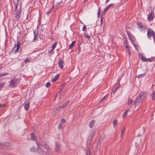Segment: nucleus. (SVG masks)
I'll use <instances>...</instances> for the list:
<instances>
[{
  "instance_id": "64",
  "label": "nucleus",
  "mask_w": 155,
  "mask_h": 155,
  "mask_svg": "<svg viewBox=\"0 0 155 155\" xmlns=\"http://www.w3.org/2000/svg\"><path fill=\"white\" fill-rule=\"evenodd\" d=\"M46 155H49V153L48 152H47L46 153Z\"/></svg>"
},
{
  "instance_id": "10",
  "label": "nucleus",
  "mask_w": 155,
  "mask_h": 155,
  "mask_svg": "<svg viewBox=\"0 0 155 155\" xmlns=\"http://www.w3.org/2000/svg\"><path fill=\"white\" fill-rule=\"evenodd\" d=\"M61 145L58 143L56 142L55 143V150L57 152H59L60 149Z\"/></svg>"
},
{
  "instance_id": "25",
  "label": "nucleus",
  "mask_w": 155,
  "mask_h": 155,
  "mask_svg": "<svg viewBox=\"0 0 155 155\" xmlns=\"http://www.w3.org/2000/svg\"><path fill=\"white\" fill-rule=\"evenodd\" d=\"M2 146L5 147H8L10 146V144L7 142H5L3 143Z\"/></svg>"
},
{
  "instance_id": "59",
  "label": "nucleus",
  "mask_w": 155,
  "mask_h": 155,
  "mask_svg": "<svg viewBox=\"0 0 155 155\" xmlns=\"http://www.w3.org/2000/svg\"><path fill=\"white\" fill-rule=\"evenodd\" d=\"M19 0H13V2H19Z\"/></svg>"
},
{
  "instance_id": "57",
  "label": "nucleus",
  "mask_w": 155,
  "mask_h": 155,
  "mask_svg": "<svg viewBox=\"0 0 155 155\" xmlns=\"http://www.w3.org/2000/svg\"><path fill=\"white\" fill-rule=\"evenodd\" d=\"M33 33H34V36H35V35L37 36V34L36 33V31L35 30H33Z\"/></svg>"
},
{
  "instance_id": "36",
  "label": "nucleus",
  "mask_w": 155,
  "mask_h": 155,
  "mask_svg": "<svg viewBox=\"0 0 155 155\" xmlns=\"http://www.w3.org/2000/svg\"><path fill=\"white\" fill-rule=\"evenodd\" d=\"M8 74V73H3L0 74V78L2 77L3 76L7 75Z\"/></svg>"
},
{
  "instance_id": "6",
  "label": "nucleus",
  "mask_w": 155,
  "mask_h": 155,
  "mask_svg": "<svg viewBox=\"0 0 155 155\" xmlns=\"http://www.w3.org/2000/svg\"><path fill=\"white\" fill-rule=\"evenodd\" d=\"M127 35L129 38L130 40L131 41L132 43H134L136 40V39L134 36L132 34H130L128 31L127 30Z\"/></svg>"
},
{
  "instance_id": "63",
  "label": "nucleus",
  "mask_w": 155,
  "mask_h": 155,
  "mask_svg": "<svg viewBox=\"0 0 155 155\" xmlns=\"http://www.w3.org/2000/svg\"><path fill=\"white\" fill-rule=\"evenodd\" d=\"M110 0H106V1H105V3H107Z\"/></svg>"
},
{
  "instance_id": "35",
  "label": "nucleus",
  "mask_w": 155,
  "mask_h": 155,
  "mask_svg": "<svg viewBox=\"0 0 155 155\" xmlns=\"http://www.w3.org/2000/svg\"><path fill=\"white\" fill-rule=\"evenodd\" d=\"M54 49H52L51 48V49L49 51V54H51V55L53 54L54 53Z\"/></svg>"
},
{
  "instance_id": "62",
  "label": "nucleus",
  "mask_w": 155,
  "mask_h": 155,
  "mask_svg": "<svg viewBox=\"0 0 155 155\" xmlns=\"http://www.w3.org/2000/svg\"><path fill=\"white\" fill-rule=\"evenodd\" d=\"M126 117V115L125 114H124L123 115V118H124Z\"/></svg>"
},
{
  "instance_id": "1",
  "label": "nucleus",
  "mask_w": 155,
  "mask_h": 155,
  "mask_svg": "<svg viewBox=\"0 0 155 155\" xmlns=\"http://www.w3.org/2000/svg\"><path fill=\"white\" fill-rule=\"evenodd\" d=\"M38 146V152L41 155H43L45 153L48 151V145L45 142H42L41 143L37 142Z\"/></svg>"
},
{
  "instance_id": "48",
  "label": "nucleus",
  "mask_w": 155,
  "mask_h": 155,
  "mask_svg": "<svg viewBox=\"0 0 155 155\" xmlns=\"http://www.w3.org/2000/svg\"><path fill=\"white\" fill-rule=\"evenodd\" d=\"M98 13H97V15H98V17H99L100 16V15H101V13L100 12V8H98Z\"/></svg>"
},
{
  "instance_id": "45",
  "label": "nucleus",
  "mask_w": 155,
  "mask_h": 155,
  "mask_svg": "<svg viewBox=\"0 0 155 155\" xmlns=\"http://www.w3.org/2000/svg\"><path fill=\"white\" fill-rule=\"evenodd\" d=\"M62 124L61 123H60L58 125V128L59 129H61L62 128Z\"/></svg>"
},
{
  "instance_id": "4",
  "label": "nucleus",
  "mask_w": 155,
  "mask_h": 155,
  "mask_svg": "<svg viewBox=\"0 0 155 155\" xmlns=\"http://www.w3.org/2000/svg\"><path fill=\"white\" fill-rule=\"evenodd\" d=\"M114 4H110L108 5L107 6L105 9H104V11L103 12L102 15L101 16V25L102 23V21H103V17H102L103 16V15H104L106 12L109 9V8L112 6H113V5H114Z\"/></svg>"
},
{
  "instance_id": "37",
  "label": "nucleus",
  "mask_w": 155,
  "mask_h": 155,
  "mask_svg": "<svg viewBox=\"0 0 155 155\" xmlns=\"http://www.w3.org/2000/svg\"><path fill=\"white\" fill-rule=\"evenodd\" d=\"M51 85V84L50 82H48L46 83L45 84L46 87L47 88H48L50 87Z\"/></svg>"
},
{
  "instance_id": "21",
  "label": "nucleus",
  "mask_w": 155,
  "mask_h": 155,
  "mask_svg": "<svg viewBox=\"0 0 155 155\" xmlns=\"http://www.w3.org/2000/svg\"><path fill=\"white\" fill-rule=\"evenodd\" d=\"M155 60V57H152L151 58H148L147 59V61L151 62L154 61V60Z\"/></svg>"
},
{
  "instance_id": "12",
  "label": "nucleus",
  "mask_w": 155,
  "mask_h": 155,
  "mask_svg": "<svg viewBox=\"0 0 155 155\" xmlns=\"http://www.w3.org/2000/svg\"><path fill=\"white\" fill-rule=\"evenodd\" d=\"M93 28L92 27L88 28L87 30H86L87 32V33L90 35H92V31L93 30Z\"/></svg>"
},
{
  "instance_id": "14",
  "label": "nucleus",
  "mask_w": 155,
  "mask_h": 155,
  "mask_svg": "<svg viewBox=\"0 0 155 155\" xmlns=\"http://www.w3.org/2000/svg\"><path fill=\"white\" fill-rule=\"evenodd\" d=\"M60 74H58L56 75L52 79L51 81L52 82H54L56 81L59 77Z\"/></svg>"
},
{
  "instance_id": "39",
  "label": "nucleus",
  "mask_w": 155,
  "mask_h": 155,
  "mask_svg": "<svg viewBox=\"0 0 155 155\" xmlns=\"http://www.w3.org/2000/svg\"><path fill=\"white\" fill-rule=\"evenodd\" d=\"M62 2V1H61V2H58L56 3V4L55 5V6H56V8H57V7L59 6Z\"/></svg>"
},
{
  "instance_id": "61",
  "label": "nucleus",
  "mask_w": 155,
  "mask_h": 155,
  "mask_svg": "<svg viewBox=\"0 0 155 155\" xmlns=\"http://www.w3.org/2000/svg\"><path fill=\"white\" fill-rule=\"evenodd\" d=\"M20 6L19 7H21V8L22 9V3H20Z\"/></svg>"
},
{
  "instance_id": "46",
  "label": "nucleus",
  "mask_w": 155,
  "mask_h": 155,
  "mask_svg": "<svg viewBox=\"0 0 155 155\" xmlns=\"http://www.w3.org/2000/svg\"><path fill=\"white\" fill-rule=\"evenodd\" d=\"M4 67V64L2 63H0V70Z\"/></svg>"
},
{
  "instance_id": "7",
  "label": "nucleus",
  "mask_w": 155,
  "mask_h": 155,
  "mask_svg": "<svg viewBox=\"0 0 155 155\" xmlns=\"http://www.w3.org/2000/svg\"><path fill=\"white\" fill-rule=\"evenodd\" d=\"M138 97H137L134 103L135 107L138 106L140 104H142L143 101H142Z\"/></svg>"
},
{
  "instance_id": "51",
  "label": "nucleus",
  "mask_w": 155,
  "mask_h": 155,
  "mask_svg": "<svg viewBox=\"0 0 155 155\" xmlns=\"http://www.w3.org/2000/svg\"><path fill=\"white\" fill-rule=\"evenodd\" d=\"M6 106V105L5 104H0V107H3Z\"/></svg>"
},
{
  "instance_id": "49",
  "label": "nucleus",
  "mask_w": 155,
  "mask_h": 155,
  "mask_svg": "<svg viewBox=\"0 0 155 155\" xmlns=\"http://www.w3.org/2000/svg\"><path fill=\"white\" fill-rule=\"evenodd\" d=\"M66 122V120L65 119L63 118L61 120V123L62 124L63 123H64Z\"/></svg>"
},
{
  "instance_id": "11",
  "label": "nucleus",
  "mask_w": 155,
  "mask_h": 155,
  "mask_svg": "<svg viewBox=\"0 0 155 155\" xmlns=\"http://www.w3.org/2000/svg\"><path fill=\"white\" fill-rule=\"evenodd\" d=\"M64 63V61L62 59H60L58 62V64L60 68L61 69H63L64 66L63 64Z\"/></svg>"
},
{
  "instance_id": "23",
  "label": "nucleus",
  "mask_w": 155,
  "mask_h": 155,
  "mask_svg": "<svg viewBox=\"0 0 155 155\" xmlns=\"http://www.w3.org/2000/svg\"><path fill=\"white\" fill-rule=\"evenodd\" d=\"M30 151L31 152L35 153L36 152L37 149L34 147H33L31 148Z\"/></svg>"
},
{
  "instance_id": "15",
  "label": "nucleus",
  "mask_w": 155,
  "mask_h": 155,
  "mask_svg": "<svg viewBox=\"0 0 155 155\" xmlns=\"http://www.w3.org/2000/svg\"><path fill=\"white\" fill-rule=\"evenodd\" d=\"M139 56L140 57L141 59L144 62H145L147 61V58L144 57V56L141 55L140 54H139Z\"/></svg>"
},
{
  "instance_id": "52",
  "label": "nucleus",
  "mask_w": 155,
  "mask_h": 155,
  "mask_svg": "<svg viewBox=\"0 0 155 155\" xmlns=\"http://www.w3.org/2000/svg\"><path fill=\"white\" fill-rule=\"evenodd\" d=\"M86 27L85 25H84L82 28V30L84 31H86Z\"/></svg>"
},
{
  "instance_id": "47",
  "label": "nucleus",
  "mask_w": 155,
  "mask_h": 155,
  "mask_svg": "<svg viewBox=\"0 0 155 155\" xmlns=\"http://www.w3.org/2000/svg\"><path fill=\"white\" fill-rule=\"evenodd\" d=\"M125 130V127H123L122 130V132H121V136L122 135H123V132H124V131Z\"/></svg>"
},
{
  "instance_id": "24",
  "label": "nucleus",
  "mask_w": 155,
  "mask_h": 155,
  "mask_svg": "<svg viewBox=\"0 0 155 155\" xmlns=\"http://www.w3.org/2000/svg\"><path fill=\"white\" fill-rule=\"evenodd\" d=\"M124 45L126 47V46H128V43H127V38H124Z\"/></svg>"
},
{
  "instance_id": "22",
  "label": "nucleus",
  "mask_w": 155,
  "mask_h": 155,
  "mask_svg": "<svg viewBox=\"0 0 155 155\" xmlns=\"http://www.w3.org/2000/svg\"><path fill=\"white\" fill-rule=\"evenodd\" d=\"M76 42V41H73L69 45V49H71L74 45Z\"/></svg>"
},
{
  "instance_id": "32",
  "label": "nucleus",
  "mask_w": 155,
  "mask_h": 155,
  "mask_svg": "<svg viewBox=\"0 0 155 155\" xmlns=\"http://www.w3.org/2000/svg\"><path fill=\"white\" fill-rule=\"evenodd\" d=\"M91 36V35L87 33L85 34L84 35L85 37L87 38L88 39H89L90 38V36Z\"/></svg>"
},
{
  "instance_id": "60",
  "label": "nucleus",
  "mask_w": 155,
  "mask_h": 155,
  "mask_svg": "<svg viewBox=\"0 0 155 155\" xmlns=\"http://www.w3.org/2000/svg\"><path fill=\"white\" fill-rule=\"evenodd\" d=\"M120 84H119V85L118 86H117V87H115V88H117V89H118L119 88V87H120Z\"/></svg>"
},
{
  "instance_id": "9",
  "label": "nucleus",
  "mask_w": 155,
  "mask_h": 155,
  "mask_svg": "<svg viewBox=\"0 0 155 155\" xmlns=\"http://www.w3.org/2000/svg\"><path fill=\"white\" fill-rule=\"evenodd\" d=\"M154 32L151 28H149L147 34V37L149 39H150Z\"/></svg>"
},
{
  "instance_id": "13",
  "label": "nucleus",
  "mask_w": 155,
  "mask_h": 155,
  "mask_svg": "<svg viewBox=\"0 0 155 155\" xmlns=\"http://www.w3.org/2000/svg\"><path fill=\"white\" fill-rule=\"evenodd\" d=\"M147 18L150 21H151L153 19V17L152 13V11L149 14Z\"/></svg>"
},
{
  "instance_id": "41",
  "label": "nucleus",
  "mask_w": 155,
  "mask_h": 155,
  "mask_svg": "<svg viewBox=\"0 0 155 155\" xmlns=\"http://www.w3.org/2000/svg\"><path fill=\"white\" fill-rule=\"evenodd\" d=\"M132 44H133V45H134V47L136 49V50L137 51H138V49L137 48V46H138V45H137L136 44H135L134 43H134H132Z\"/></svg>"
},
{
  "instance_id": "5",
  "label": "nucleus",
  "mask_w": 155,
  "mask_h": 155,
  "mask_svg": "<svg viewBox=\"0 0 155 155\" xmlns=\"http://www.w3.org/2000/svg\"><path fill=\"white\" fill-rule=\"evenodd\" d=\"M147 94L146 92H142L140 93L138 96L142 101H143L146 98Z\"/></svg>"
},
{
  "instance_id": "2",
  "label": "nucleus",
  "mask_w": 155,
  "mask_h": 155,
  "mask_svg": "<svg viewBox=\"0 0 155 155\" xmlns=\"http://www.w3.org/2000/svg\"><path fill=\"white\" fill-rule=\"evenodd\" d=\"M20 81V80L19 79L14 78L10 81L9 86L12 88L15 87L17 86Z\"/></svg>"
},
{
  "instance_id": "42",
  "label": "nucleus",
  "mask_w": 155,
  "mask_h": 155,
  "mask_svg": "<svg viewBox=\"0 0 155 155\" xmlns=\"http://www.w3.org/2000/svg\"><path fill=\"white\" fill-rule=\"evenodd\" d=\"M30 59H29L28 58H26L24 61V62H29L30 61Z\"/></svg>"
},
{
  "instance_id": "8",
  "label": "nucleus",
  "mask_w": 155,
  "mask_h": 155,
  "mask_svg": "<svg viewBox=\"0 0 155 155\" xmlns=\"http://www.w3.org/2000/svg\"><path fill=\"white\" fill-rule=\"evenodd\" d=\"M137 27L139 28H140L141 31L142 32H145V31H143V30H145V27L143 26V23L141 22H138L137 23Z\"/></svg>"
},
{
  "instance_id": "29",
  "label": "nucleus",
  "mask_w": 155,
  "mask_h": 155,
  "mask_svg": "<svg viewBox=\"0 0 155 155\" xmlns=\"http://www.w3.org/2000/svg\"><path fill=\"white\" fill-rule=\"evenodd\" d=\"M133 102V101L132 99L129 98L128 101H127V104L128 105L131 104Z\"/></svg>"
},
{
  "instance_id": "53",
  "label": "nucleus",
  "mask_w": 155,
  "mask_h": 155,
  "mask_svg": "<svg viewBox=\"0 0 155 155\" xmlns=\"http://www.w3.org/2000/svg\"><path fill=\"white\" fill-rule=\"evenodd\" d=\"M107 95H105V96H104L103 98L101 100V101H100V102H101V101H103L105 99V98L107 97Z\"/></svg>"
},
{
  "instance_id": "33",
  "label": "nucleus",
  "mask_w": 155,
  "mask_h": 155,
  "mask_svg": "<svg viewBox=\"0 0 155 155\" xmlns=\"http://www.w3.org/2000/svg\"><path fill=\"white\" fill-rule=\"evenodd\" d=\"M152 100H155V92L153 93L151 95Z\"/></svg>"
},
{
  "instance_id": "3",
  "label": "nucleus",
  "mask_w": 155,
  "mask_h": 155,
  "mask_svg": "<svg viewBox=\"0 0 155 155\" xmlns=\"http://www.w3.org/2000/svg\"><path fill=\"white\" fill-rule=\"evenodd\" d=\"M22 12V9L21 7L18 8V10L14 12V14L15 15V18L16 19V21H18L20 18V14Z\"/></svg>"
},
{
  "instance_id": "26",
  "label": "nucleus",
  "mask_w": 155,
  "mask_h": 155,
  "mask_svg": "<svg viewBox=\"0 0 155 155\" xmlns=\"http://www.w3.org/2000/svg\"><path fill=\"white\" fill-rule=\"evenodd\" d=\"M21 45V43L20 41H18L17 42V43L16 44V45H15L14 46V48H15L16 46L17 47L20 48V46Z\"/></svg>"
},
{
  "instance_id": "54",
  "label": "nucleus",
  "mask_w": 155,
  "mask_h": 155,
  "mask_svg": "<svg viewBox=\"0 0 155 155\" xmlns=\"http://www.w3.org/2000/svg\"><path fill=\"white\" fill-rule=\"evenodd\" d=\"M94 134H93L92 135L91 138L89 139V140L90 141H91L92 140V139L94 137Z\"/></svg>"
},
{
  "instance_id": "43",
  "label": "nucleus",
  "mask_w": 155,
  "mask_h": 155,
  "mask_svg": "<svg viewBox=\"0 0 155 155\" xmlns=\"http://www.w3.org/2000/svg\"><path fill=\"white\" fill-rule=\"evenodd\" d=\"M52 9H53V8L49 9L48 10L47 12L46 13V14H48V15L49 14H50L51 13V11H52Z\"/></svg>"
},
{
  "instance_id": "34",
  "label": "nucleus",
  "mask_w": 155,
  "mask_h": 155,
  "mask_svg": "<svg viewBox=\"0 0 155 155\" xmlns=\"http://www.w3.org/2000/svg\"><path fill=\"white\" fill-rule=\"evenodd\" d=\"M57 45V43L56 42H54L52 45V49H54L55 48Z\"/></svg>"
},
{
  "instance_id": "40",
  "label": "nucleus",
  "mask_w": 155,
  "mask_h": 155,
  "mask_svg": "<svg viewBox=\"0 0 155 155\" xmlns=\"http://www.w3.org/2000/svg\"><path fill=\"white\" fill-rule=\"evenodd\" d=\"M5 86L4 84L2 83L0 85V90L3 88Z\"/></svg>"
},
{
  "instance_id": "30",
  "label": "nucleus",
  "mask_w": 155,
  "mask_h": 155,
  "mask_svg": "<svg viewBox=\"0 0 155 155\" xmlns=\"http://www.w3.org/2000/svg\"><path fill=\"white\" fill-rule=\"evenodd\" d=\"M64 84H65V83H64V84H62L61 85V90L58 93L59 94H60L61 92L62 91V90L63 88L64 87Z\"/></svg>"
},
{
  "instance_id": "16",
  "label": "nucleus",
  "mask_w": 155,
  "mask_h": 155,
  "mask_svg": "<svg viewBox=\"0 0 155 155\" xmlns=\"http://www.w3.org/2000/svg\"><path fill=\"white\" fill-rule=\"evenodd\" d=\"M13 3L15 6L14 12H16V11L18 10V5L19 3V2H13Z\"/></svg>"
},
{
  "instance_id": "17",
  "label": "nucleus",
  "mask_w": 155,
  "mask_h": 155,
  "mask_svg": "<svg viewBox=\"0 0 155 155\" xmlns=\"http://www.w3.org/2000/svg\"><path fill=\"white\" fill-rule=\"evenodd\" d=\"M29 105V102H28V103L25 104L24 105V108L26 110H27L28 109Z\"/></svg>"
},
{
  "instance_id": "31",
  "label": "nucleus",
  "mask_w": 155,
  "mask_h": 155,
  "mask_svg": "<svg viewBox=\"0 0 155 155\" xmlns=\"http://www.w3.org/2000/svg\"><path fill=\"white\" fill-rule=\"evenodd\" d=\"M117 120H115L113 122V125L114 127H115L117 123Z\"/></svg>"
},
{
  "instance_id": "56",
  "label": "nucleus",
  "mask_w": 155,
  "mask_h": 155,
  "mask_svg": "<svg viewBox=\"0 0 155 155\" xmlns=\"http://www.w3.org/2000/svg\"><path fill=\"white\" fill-rule=\"evenodd\" d=\"M129 111V109H128V110H126L125 111V112H124V114H126L128 112V111Z\"/></svg>"
},
{
  "instance_id": "18",
  "label": "nucleus",
  "mask_w": 155,
  "mask_h": 155,
  "mask_svg": "<svg viewBox=\"0 0 155 155\" xmlns=\"http://www.w3.org/2000/svg\"><path fill=\"white\" fill-rule=\"evenodd\" d=\"M69 101H68L66 103H64V104H63V105L61 106L60 107H57L56 108V109L57 110V109H58L59 110L60 109V108H62V107H63L65 106H66V105H68V103H69Z\"/></svg>"
},
{
  "instance_id": "50",
  "label": "nucleus",
  "mask_w": 155,
  "mask_h": 155,
  "mask_svg": "<svg viewBox=\"0 0 155 155\" xmlns=\"http://www.w3.org/2000/svg\"><path fill=\"white\" fill-rule=\"evenodd\" d=\"M114 87V89H113V91H112V92L114 94L116 93V92L117 91V88H115Z\"/></svg>"
},
{
  "instance_id": "58",
  "label": "nucleus",
  "mask_w": 155,
  "mask_h": 155,
  "mask_svg": "<svg viewBox=\"0 0 155 155\" xmlns=\"http://www.w3.org/2000/svg\"><path fill=\"white\" fill-rule=\"evenodd\" d=\"M37 38V36H34V40L35 41Z\"/></svg>"
},
{
  "instance_id": "44",
  "label": "nucleus",
  "mask_w": 155,
  "mask_h": 155,
  "mask_svg": "<svg viewBox=\"0 0 155 155\" xmlns=\"http://www.w3.org/2000/svg\"><path fill=\"white\" fill-rule=\"evenodd\" d=\"M86 155H90V150L88 149L86 151Z\"/></svg>"
},
{
  "instance_id": "38",
  "label": "nucleus",
  "mask_w": 155,
  "mask_h": 155,
  "mask_svg": "<svg viewBox=\"0 0 155 155\" xmlns=\"http://www.w3.org/2000/svg\"><path fill=\"white\" fill-rule=\"evenodd\" d=\"M20 48H18L17 47V48L14 50V53L15 54L16 53H17L18 52Z\"/></svg>"
},
{
  "instance_id": "20",
  "label": "nucleus",
  "mask_w": 155,
  "mask_h": 155,
  "mask_svg": "<svg viewBox=\"0 0 155 155\" xmlns=\"http://www.w3.org/2000/svg\"><path fill=\"white\" fill-rule=\"evenodd\" d=\"M35 134L34 133H32L31 134V139L32 140H35Z\"/></svg>"
},
{
  "instance_id": "28",
  "label": "nucleus",
  "mask_w": 155,
  "mask_h": 155,
  "mask_svg": "<svg viewBox=\"0 0 155 155\" xmlns=\"http://www.w3.org/2000/svg\"><path fill=\"white\" fill-rule=\"evenodd\" d=\"M145 74H146L145 73H144L143 74H140V75H138L137 76V77L138 78H142V77L144 76L145 75Z\"/></svg>"
},
{
  "instance_id": "27",
  "label": "nucleus",
  "mask_w": 155,
  "mask_h": 155,
  "mask_svg": "<svg viewBox=\"0 0 155 155\" xmlns=\"http://www.w3.org/2000/svg\"><path fill=\"white\" fill-rule=\"evenodd\" d=\"M126 48L127 50V52L129 56H130V50L128 46H127L126 47Z\"/></svg>"
},
{
  "instance_id": "55",
  "label": "nucleus",
  "mask_w": 155,
  "mask_h": 155,
  "mask_svg": "<svg viewBox=\"0 0 155 155\" xmlns=\"http://www.w3.org/2000/svg\"><path fill=\"white\" fill-rule=\"evenodd\" d=\"M152 36H153V40L154 41H155V32L154 31V32H153V34L152 35Z\"/></svg>"
},
{
  "instance_id": "19",
  "label": "nucleus",
  "mask_w": 155,
  "mask_h": 155,
  "mask_svg": "<svg viewBox=\"0 0 155 155\" xmlns=\"http://www.w3.org/2000/svg\"><path fill=\"white\" fill-rule=\"evenodd\" d=\"M95 122V120H92L89 124V127H90L92 128L94 126Z\"/></svg>"
}]
</instances>
